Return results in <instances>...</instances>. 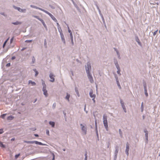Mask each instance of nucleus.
<instances>
[{"label": "nucleus", "mask_w": 160, "mask_h": 160, "mask_svg": "<svg viewBox=\"0 0 160 160\" xmlns=\"http://www.w3.org/2000/svg\"><path fill=\"white\" fill-rule=\"evenodd\" d=\"M85 69L87 73L88 74V76L90 81L91 83L93 82V80L92 75L90 74L89 72V70L91 69V64L90 62H88L87 63V66H85Z\"/></svg>", "instance_id": "obj_1"}, {"label": "nucleus", "mask_w": 160, "mask_h": 160, "mask_svg": "<svg viewBox=\"0 0 160 160\" xmlns=\"http://www.w3.org/2000/svg\"><path fill=\"white\" fill-rule=\"evenodd\" d=\"M107 116L106 115H104L103 116V122L104 126L106 128V130H108V122L107 120Z\"/></svg>", "instance_id": "obj_2"}, {"label": "nucleus", "mask_w": 160, "mask_h": 160, "mask_svg": "<svg viewBox=\"0 0 160 160\" xmlns=\"http://www.w3.org/2000/svg\"><path fill=\"white\" fill-rule=\"evenodd\" d=\"M42 10V11L48 14L50 17L55 22H57V20L55 18V17L51 14L50 13L48 12V11L45 10Z\"/></svg>", "instance_id": "obj_3"}, {"label": "nucleus", "mask_w": 160, "mask_h": 160, "mask_svg": "<svg viewBox=\"0 0 160 160\" xmlns=\"http://www.w3.org/2000/svg\"><path fill=\"white\" fill-rule=\"evenodd\" d=\"M60 32V35L61 36V37L62 39V41L64 43V44L65 43V40L64 38V36L62 33V31L61 30V31Z\"/></svg>", "instance_id": "obj_4"}, {"label": "nucleus", "mask_w": 160, "mask_h": 160, "mask_svg": "<svg viewBox=\"0 0 160 160\" xmlns=\"http://www.w3.org/2000/svg\"><path fill=\"white\" fill-rule=\"evenodd\" d=\"M49 77L51 79L50 80V82H54L55 80L54 78V76L52 73H51L50 74Z\"/></svg>", "instance_id": "obj_5"}, {"label": "nucleus", "mask_w": 160, "mask_h": 160, "mask_svg": "<svg viewBox=\"0 0 160 160\" xmlns=\"http://www.w3.org/2000/svg\"><path fill=\"white\" fill-rule=\"evenodd\" d=\"M80 125L82 126V130L85 134H86L87 132L86 128L84 126H83L82 124H81Z\"/></svg>", "instance_id": "obj_6"}, {"label": "nucleus", "mask_w": 160, "mask_h": 160, "mask_svg": "<svg viewBox=\"0 0 160 160\" xmlns=\"http://www.w3.org/2000/svg\"><path fill=\"white\" fill-rule=\"evenodd\" d=\"M46 87H44V86L43 87V89H42V91L43 92V94H44L46 97H47V96L48 95V93H47V91L46 90Z\"/></svg>", "instance_id": "obj_7"}, {"label": "nucleus", "mask_w": 160, "mask_h": 160, "mask_svg": "<svg viewBox=\"0 0 160 160\" xmlns=\"http://www.w3.org/2000/svg\"><path fill=\"white\" fill-rule=\"evenodd\" d=\"M129 145L128 143H127V145H126V154L127 155H128V154H129L128 152L129 151Z\"/></svg>", "instance_id": "obj_8"}, {"label": "nucleus", "mask_w": 160, "mask_h": 160, "mask_svg": "<svg viewBox=\"0 0 160 160\" xmlns=\"http://www.w3.org/2000/svg\"><path fill=\"white\" fill-rule=\"evenodd\" d=\"M89 95L91 98H95L96 95L94 94H93V92L92 90L90 91V92Z\"/></svg>", "instance_id": "obj_9"}, {"label": "nucleus", "mask_w": 160, "mask_h": 160, "mask_svg": "<svg viewBox=\"0 0 160 160\" xmlns=\"http://www.w3.org/2000/svg\"><path fill=\"white\" fill-rule=\"evenodd\" d=\"M115 65L118 69L117 73L118 74H120V70L118 63L116 62V63H115Z\"/></svg>", "instance_id": "obj_10"}, {"label": "nucleus", "mask_w": 160, "mask_h": 160, "mask_svg": "<svg viewBox=\"0 0 160 160\" xmlns=\"http://www.w3.org/2000/svg\"><path fill=\"white\" fill-rule=\"evenodd\" d=\"M121 103L122 105V107L124 110L125 112H126V109L125 108V106L124 105V103L122 100H121Z\"/></svg>", "instance_id": "obj_11"}, {"label": "nucleus", "mask_w": 160, "mask_h": 160, "mask_svg": "<svg viewBox=\"0 0 160 160\" xmlns=\"http://www.w3.org/2000/svg\"><path fill=\"white\" fill-rule=\"evenodd\" d=\"M144 88L145 95H146V96L147 97L148 96V94L147 92V90L146 86L145 85L144 86Z\"/></svg>", "instance_id": "obj_12"}, {"label": "nucleus", "mask_w": 160, "mask_h": 160, "mask_svg": "<svg viewBox=\"0 0 160 160\" xmlns=\"http://www.w3.org/2000/svg\"><path fill=\"white\" fill-rule=\"evenodd\" d=\"M24 142L27 143L32 144L34 143V141H24Z\"/></svg>", "instance_id": "obj_13"}, {"label": "nucleus", "mask_w": 160, "mask_h": 160, "mask_svg": "<svg viewBox=\"0 0 160 160\" xmlns=\"http://www.w3.org/2000/svg\"><path fill=\"white\" fill-rule=\"evenodd\" d=\"M29 84H32V86H35L36 85V83L34 82H32L31 80H29Z\"/></svg>", "instance_id": "obj_14"}, {"label": "nucleus", "mask_w": 160, "mask_h": 160, "mask_svg": "<svg viewBox=\"0 0 160 160\" xmlns=\"http://www.w3.org/2000/svg\"><path fill=\"white\" fill-rule=\"evenodd\" d=\"M144 131V132L146 133L145 135H146V139L148 140V132L146 129Z\"/></svg>", "instance_id": "obj_15"}, {"label": "nucleus", "mask_w": 160, "mask_h": 160, "mask_svg": "<svg viewBox=\"0 0 160 160\" xmlns=\"http://www.w3.org/2000/svg\"><path fill=\"white\" fill-rule=\"evenodd\" d=\"M22 23V22H19L18 21H17L14 22H12V24L15 25H17L18 24H21Z\"/></svg>", "instance_id": "obj_16"}, {"label": "nucleus", "mask_w": 160, "mask_h": 160, "mask_svg": "<svg viewBox=\"0 0 160 160\" xmlns=\"http://www.w3.org/2000/svg\"><path fill=\"white\" fill-rule=\"evenodd\" d=\"M14 118V117L13 116H10L8 117L7 118V119L8 120H12Z\"/></svg>", "instance_id": "obj_17"}, {"label": "nucleus", "mask_w": 160, "mask_h": 160, "mask_svg": "<svg viewBox=\"0 0 160 160\" xmlns=\"http://www.w3.org/2000/svg\"><path fill=\"white\" fill-rule=\"evenodd\" d=\"M31 7L33 8H35L36 9H39L41 11H42V10H44V9H42L41 8H38V7H37L36 6H32V5H31Z\"/></svg>", "instance_id": "obj_18"}, {"label": "nucleus", "mask_w": 160, "mask_h": 160, "mask_svg": "<svg viewBox=\"0 0 160 160\" xmlns=\"http://www.w3.org/2000/svg\"><path fill=\"white\" fill-rule=\"evenodd\" d=\"M70 95L69 94H68V93H67V96L65 97V98L68 100V101H69V98H70Z\"/></svg>", "instance_id": "obj_19"}, {"label": "nucleus", "mask_w": 160, "mask_h": 160, "mask_svg": "<svg viewBox=\"0 0 160 160\" xmlns=\"http://www.w3.org/2000/svg\"><path fill=\"white\" fill-rule=\"evenodd\" d=\"M49 124L51 125L52 127H54L55 125V123L54 122H49Z\"/></svg>", "instance_id": "obj_20"}, {"label": "nucleus", "mask_w": 160, "mask_h": 160, "mask_svg": "<svg viewBox=\"0 0 160 160\" xmlns=\"http://www.w3.org/2000/svg\"><path fill=\"white\" fill-rule=\"evenodd\" d=\"M34 143L37 144H39V145H43V144L41 142H39L37 141H34Z\"/></svg>", "instance_id": "obj_21"}, {"label": "nucleus", "mask_w": 160, "mask_h": 160, "mask_svg": "<svg viewBox=\"0 0 160 160\" xmlns=\"http://www.w3.org/2000/svg\"><path fill=\"white\" fill-rule=\"evenodd\" d=\"M40 21L42 22V24H43V25L44 26V27L45 28H46V26L44 21H43V20L42 19L40 20Z\"/></svg>", "instance_id": "obj_22"}, {"label": "nucleus", "mask_w": 160, "mask_h": 160, "mask_svg": "<svg viewBox=\"0 0 160 160\" xmlns=\"http://www.w3.org/2000/svg\"><path fill=\"white\" fill-rule=\"evenodd\" d=\"M15 8L17 9L18 11H19L20 12H23V10L21 9L20 8L16 7Z\"/></svg>", "instance_id": "obj_23"}, {"label": "nucleus", "mask_w": 160, "mask_h": 160, "mask_svg": "<svg viewBox=\"0 0 160 160\" xmlns=\"http://www.w3.org/2000/svg\"><path fill=\"white\" fill-rule=\"evenodd\" d=\"M143 108H144V107H143V102H142V103L141 106V109L142 112L143 111Z\"/></svg>", "instance_id": "obj_24"}, {"label": "nucleus", "mask_w": 160, "mask_h": 160, "mask_svg": "<svg viewBox=\"0 0 160 160\" xmlns=\"http://www.w3.org/2000/svg\"><path fill=\"white\" fill-rule=\"evenodd\" d=\"M33 17H34V18H35L38 19L39 21H40V20L42 19H41L40 18H39V17L38 16L33 15Z\"/></svg>", "instance_id": "obj_25"}, {"label": "nucleus", "mask_w": 160, "mask_h": 160, "mask_svg": "<svg viewBox=\"0 0 160 160\" xmlns=\"http://www.w3.org/2000/svg\"><path fill=\"white\" fill-rule=\"evenodd\" d=\"M6 115V114H3L2 115H1V117L3 119H4L5 118V117Z\"/></svg>", "instance_id": "obj_26"}, {"label": "nucleus", "mask_w": 160, "mask_h": 160, "mask_svg": "<svg viewBox=\"0 0 160 160\" xmlns=\"http://www.w3.org/2000/svg\"><path fill=\"white\" fill-rule=\"evenodd\" d=\"M0 146L3 148H5V146L4 145H3L2 142H0Z\"/></svg>", "instance_id": "obj_27"}, {"label": "nucleus", "mask_w": 160, "mask_h": 160, "mask_svg": "<svg viewBox=\"0 0 160 160\" xmlns=\"http://www.w3.org/2000/svg\"><path fill=\"white\" fill-rule=\"evenodd\" d=\"M70 34V36L71 37V39H73V35L72 32H71Z\"/></svg>", "instance_id": "obj_28"}, {"label": "nucleus", "mask_w": 160, "mask_h": 160, "mask_svg": "<svg viewBox=\"0 0 160 160\" xmlns=\"http://www.w3.org/2000/svg\"><path fill=\"white\" fill-rule=\"evenodd\" d=\"M158 31V30H156V31H155L153 32V35L154 36H155V35L156 34H157V32Z\"/></svg>", "instance_id": "obj_29"}, {"label": "nucleus", "mask_w": 160, "mask_h": 160, "mask_svg": "<svg viewBox=\"0 0 160 160\" xmlns=\"http://www.w3.org/2000/svg\"><path fill=\"white\" fill-rule=\"evenodd\" d=\"M20 154H18L16 155L15 156V158L16 159L17 158H18V157L20 156Z\"/></svg>", "instance_id": "obj_30"}, {"label": "nucleus", "mask_w": 160, "mask_h": 160, "mask_svg": "<svg viewBox=\"0 0 160 160\" xmlns=\"http://www.w3.org/2000/svg\"><path fill=\"white\" fill-rule=\"evenodd\" d=\"M34 71H35V72H36V73L35 74V76H36L38 74V72L37 71H36V70H35Z\"/></svg>", "instance_id": "obj_31"}, {"label": "nucleus", "mask_w": 160, "mask_h": 160, "mask_svg": "<svg viewBox=\"0 0 160 160\" xmlns=\"http://www.w3.org/2000/svg\"><path fill=\"white\" fill-rule=\"evenodd\" d=\"M117 82V84H118V86L121 89V87L120 85V84L118 81Z\"/></svg>", "instance_id": "obj_32"}, {"label": "nucleus", "mask_w": 160, "mask_h": 160, "mask_svg": "<svg viewBox=\"0 0 160 160\" xmlns=\"http://www.w3.org/2000/svg\"><path fill=\"white\" fill-rule=\"evenodd\" d=\"M32 60L33 63H34V62H35V59L34 57H33L32 58Z\"/></svg>", "instance_id": "obj_33"}, {"label": "nucleus", "mask_w": 160, "mask_h": 160, "mask_svg": "<svg viewBox=\"0 0 160 160\" xmlns=\"http://www.w3.org/2000/svg\"><path fill=\"white\" fill-rule=\"evenodd\" d=\"M3 132L2 129H0V134L2 133Z\"/></svg>", "instance_id": "obj_34"}, {"label": "nucleus", "mask_w": 160, "mask_h": 160, "mask_svg": "<svg viewBox=\"0 0 160 160\" xmlns=\"http://www.w3.org/2000/svg\"><path fill=\"white\" fill-rule=\"evenodd\" d=\"M85 158H88V156H87V152H86V153H85Z\"/></svg>", "instance_id": "obj_35"}, {"label": "nucleus", "mask_w": 160, "mask_h": 160, "mask_svg": "<svg viewBox=\"0 0 160 160\" xmlns=\"http://www.w3.org/2000/svg\"><path fill=\"white\" fill-rule=\"evenodd\" d=\"M6 66L7 67H9L10 66V63H8L7 64Z\"/></svg>", "instance_id": "obj_36"}, {"label": "nucleus", "mask_w": 160, "mask_h": 160, "mask_svg": "<svg viewBox=\"0 0 160 160\" xmlns=\"http://www.w3.org/2000/svg\"><path fill=\"white\" fill-rule=\"evenodd\" d=\"M46 133L48 135H49V131L48 130H47L46 131Z\"/></svg>", "instance_id": "obj_37"}, {"label": "nucleus", "mask_w": 160, "mask_h": 160, "mask_svg": "<svg viewBox=\"0 0 160 160\" xmlns=\"http://www.w3.org/2000/svg\"><path fill=\"white\" fill-rule=\"evenodd\" d=\"M13 37H12L11 39V40H10V42H11V43L12 42L13 40Z\"/></svg>", "instance_id": "obj_38"}, {"label": "nucleus", "mask_w": 160, "mask_h": 160, "mask_svg": "<svg viewBox=\"0 0 160 160\" xmlns=\"http://www.w3.org/2000/svg\"><path fill=\"white\" fill-rule=\"evenodd\" d=\"M56 106V103H54L53 105V107L54 108Z\"/></svg>", "instance_id": "obj_39"}, {"label": "nucleus", "mask_w": 160, "mask_h": 160, "mask_svg": "<svg viewBox=\"0 0 160 160\" xmlns=\"http://www.w3.org/2000/svg\"><path fill=\"white\" fill-rule=\"evenodd\" d=\"M71 40L72 43V45H74V42H73V39H71Z\"/></svg>", "instance_id": "obj_40"}, {"label": "nucleus", "mask_w": 160, "mask_h": 160, "mask_svg": "<svg viewBox=\"0 0 160 160\" xmlns=\"http://www.w3.org/2000/svg\"><path fill=\"white\" fill-rule=\"evenodd\" d=\"M95 98H93L92 99V100L93 101L94 103H95Z\"/></svg>", "instance_id": "obj_41"}, {"label": "nucleus", "mask_w": 160, "mask_h": 160, "mask_svg": "<svg viewBox=\"0 0 160 160\" xmlns=\"http://www.w3.org/2000/svg\"><path fill=\"white\" fill-rule=\"evenodd\" d=\"M9 39V38H8L4 42V43H5V44H6L7 42L8 41V40Z\"/></svg>", "instance_id": "obj_42"}, {"label": "nucleus", "mask_w": 160, "mask_h": 160, "mask_svg": "<svg viewBox=\"0 0 160 160\" xmlns=\"http://www.w3.org/2000/svg\"><path fill=\"white\" fill-rule=\"evenodd\" d=\"M68 31L70 33L71 32H72L71 30L70 29L68 30Z\"/></svg>", "instance_id": "obj_43"}, {"label": "nucleus", "mask_w": 160, "mask_h": 160, "mask_svg": "<svg viewBox=\"0 0 160 160\" xmlns=\"http://www.w3.org/2000/svg\"><path fill=\"white\" fill-rule=\"evenodd\" d=\"M31 41H32V40H30V41L26 40L25 42H31Z\"/></svg>", "instance_id": "obj_44"}, {"label": "nucleus", "mask_w": 160, "mask_h": 160, "mask_svg": "<svg viewBox=\"0 0 160 160\" xmlns=\"http://www.w3.org/2000/svg\"><path fill=\"white\" fill-rule=\"evenodd\" d=\"M53 158L52 160H54L55 158V156H54V154H53Z\"/></svg>", "instance_id": "obj_45"}, {"label": "nucleus", "mask_w": 160, "mask_h": 160, "mask_svg": "<svg viewBox=\"0 0 160 160\" xmlns=\"http://www.w3.org/2000/svg\"><path fill=\"white\" fill-rule=\"evenodd\" d=\"M46 44H47V42H46V40H45V41H44V44L45 45H46Z\"/></svg>", "instance_id": "obj_46"}, {"label": "nucleus", "mask_w": 160, "mask_h": 160, "mask_svg": "<svg viewBox=\"0 0 160 160\" xmlns=\"http://www.w3.org/2000/svg\"><path fill=\"white\" fill-rule=\"evenodd\" d=\"M119 132L120 133V134H121V129H119Z\"/></svg>", "instance_id": "obj_47"}, {"label": "nucleus", "mask_w": 160, "mask_h": 160, "mask_svg": "<svg viewBox=\"0 0 160 160\" xmlns=\"http://www.w3.org/2000/svg\"><path fill=\"white\" fill-rule=\"evenodd\" d=\"M34 136H35L36 137H38V135L37 134H35Z\"/></svg>", "instance_id": "obj_48"}, {"label": "nucleus", "mask_w": 160, "mask_h": 160, "mask_svg": "<svg viewBox=\"0 0 160 160\" xmlns=\"http://www.w3.org/2000/svg\"><path fill=\"white\" fill-rule=\"evenodd\" d=\"M86 109V105H85V106L84 108V109L85 111Z\"/></svg>", "instance_id": "obj_49"}, {"label": "nucleus", "mask_w": 160, "mask_h": 160, "mask_svg": "<svg viewBox=\"0 0 160 160\" xmlns=\"http://www.w3.org/2000/svg\"><path fill=\"white\" fill-rule=\"evenodd\" d=\"M116 152L117 153H118V149H116Z\"/></svg>", "instance_id": "obj_50"}, {"label": "nucleus", "mask_w": 160, "mask_h": 160, "mask_svg": "<svg viewBox=\"0 0 160 160\" xmlns=\"http://www.w3.org/2000/svg\"><path fill=\"white\" fill-rule=\"evenodd\" d=\"M5 45H6V44L5 43H4L3 45V48H4L5 47Z\"/></svg>", "instance_id": "obj_51"}, {"label": "nucleus", "mask_w": 160, "mask_h": 160, "mask_svg": "<svg viewBox=\"0 0 160 160\" xmlns=\"http://www.w3.org/2000/svg\"><path fill=\"white\" fill-rule=\"evenodd\" d=\"M15 58V57H13L12 58V59H14Z\"/></svg>", "instance_id": "obj_52"}, {"label": "nucleus", "mask_w": 160, "mask_h": 160, "mask_svg": "<svg viewBox=\"0 0 160 160\" xmlns=\"http://www.w3.org/2000/svg\"><path fill=\"white\" fill-rule=\"evenodd\" d=\"M67 27H68V30H69V29H70V28H69V27L68 26H67Z\"/></svg>", "instance_id": "obj_53"}, {"label": "nucleus", "mask_w": 160, "mask_h": 160, "mask_svg": "<svg viewBox=\"0 0 160 160\" xmlns=\"http://www.w3.org/2000/svg\"><path fill=\"white\" fill-rule=\"evenodd\" d=\"M95 124H96V128H97V122H95Z\"/></svg>", "instance_id": "obj_54"}, {"label": "nucleus", "mask_w": 160, "mask_h": 160, "mask_svg": "<svg viewBox=\"0 0 160 160\" xmlns=\"http://www.w3.org/2000/svg\"><path fill=\"white\" fill-rule=\"evenodd\" d=\"M88 160V158H85V160Z\"/></svg>", "instance_id": "obj_55"}, {"label": "nucleus", "mask_w": 160, "mask_h": 160, "mask_svg": "<svg viewBox=\"0 0 160 160\" xmlns=\"http://www.w3.org/2000/svg\"><path fill=\"white\" fill-rule=\"evenodd\" d=\"M144 118H145L144 116H143V119H144Z\"/></svg>", "instance_id": "obj_56"}, {"label": "nucleus", "mask_w": 160, "mask_h": 160, "mask_svg": "<svg viewBox=\"0 0 160 160\" xmlns=\"http://www.w3.org/2000/svg\"><path fill=\"white\" fill-rule=\"evenodd\" d=\"M12 140H14V138H12L11 139Z\"/></svg>", "instance_id": "obj_57"}, {"label": "nucleus", "mask_w": 160, "mask_h": 160, "mask_svg": "<svg viewBox=\"0 0 160 160\" xmlns=\"http://www.w3.org/2000/svg\"><path fill=\"white\" fill-rule=\"evenodd\" d=\"M57 25H59V24H58V23H57Z\"/></svg>", "instance_id": "obj_58"}, {"label": "nucleus", "mask_w": 160, "mask_h": 160, "mask_svg": "<svg viewBox=\"0 0 160 160\" xmlns=\"http://www.w3.org/2000/svg\"><path fill=\"white\" fill-rule=\"evenodd\" d=\"M159 33H160V30H159Z\"/></svg>", "instance_id": "obj_59"}, {"label": "nucleus", "mask_w": 160, "mask_h": 160, "mask_svg": "<svg viewBox=\"0 0 160 160\" xmlns=\"http://www.w3.org/2000/svg\"><path fill=\"white\" fill-rule=\"evenodd\" d=\"M117 54H118V51H117Z\"/></svg>", "instance_id": "obj_60"}, {"label": "nucleus", "mask_w": 160, "mask_h": 160, "mask_svg": "<svg viewBox=\"0 0 160 160\" xmlns=\"http://www.w3.org/2000/svg\"><path fill=\"white\" fill-rule=\"evenodd\" d=\"M37 99H36V100H35V101L34 102H36V101H37Z\"/></svg>", "instance_id": "obj_61"}, {"label": "nucleus", "mask_w": 160, "mask_h": 160, "mask_svg": "<svg viewBox=\"0 0 160 160\" xmlns=\"http://www.w3.org/2000/svg\"><path fill=\"white\" fill-rule=\"evenodd\" d=\"M159 156H160V154L159 155Z\"/></svg>", "instance_id": "obj_62"}]
</instances>
